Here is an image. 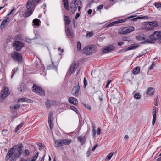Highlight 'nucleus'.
Returning <instances> with one entry per match:
<instances>
[{
    "label": "nucleus",
    "instance_id": "nucleus-1",
    "mask_svg": "<svg viewBox=\"0 0 161 161\" xmlns=\"http://www.w3.org/2000/svg\"><path fill=\"white\" fill-rule=\"evenodd\" d=\"M23 146L22 145L20 146L16 145L11 148L8 152L5 159L8 160L11 157L12 160H15L16 158H19L22 153L23 150Z\"/></svg>",
    "mask_w": 161,
    "mask_h": 161
},
{
    "label": "nucleus",
    "instance_id": "nucleus-2",
    "mask_svg": "<svg viewBox=\"0 0 161 161\" xmlns=\"http://www.w3.org/2000/svg\"><path fill=\"white\" fill-rule=\"evenodd\" d=\"M40 0H28L26 4L27 10L25 12V16L28 17L32 14L35 6L39 3Z\"/></svg>",
    "mask_w": 161,
    "mask_h": 161
},
{
    "label": "nucleus",
    "instance_id": "nucleus-3",
    "mask_svg": "<svg viewBox=\"0 0 161 161\" xmlns=\"http://www.w3.org/2000/svg\"><path fill=\"white\" fill-rule=\"evenodd\" d=\"M150 40L147 39L146 41L142 42L141 44L152 43L156 40H159L161 42V32L159 31H155L149 36Z\"/></svg>",
    "mask_w": 161,
    "mask_h": 161
},
{
    "label": "nucleus",
    "instance_id": "nucleus-4",
    "mask_svg": "<svg viewBox=\"0 0 161 161\" xmlns=\"http://www.w3.org/2000/svg\"><path fill=\"white\" fill-rule=\"evenodd\" d=\"M71 142V139H61L55 141L54 145L55 147H58L64 146L69 145Z\"/></svg>",
    "mask_w": 161,
    "mask_h": 161
},
{
    "label": "nucleus",
    "instance_id": "nucleus-5",
    "mask_svg": "<svg viewBox=\"0 0 161 161\" xmlns=\"http://www.w3.org/2000/svg\"><path fill=\"white\" fill-rule=\"evenodd\" d=\"M97 51L96 46L94 45L86 46L83 50L84 54L88 55L95 53Z\"/></svg>",
    "mask_w": 161,
    "mask_h": 161
},
{
    "label": "nucleus",
    "instance_id": "nucleus-6",
    "mask_svg": "<svg viewBox=\"0 0 161 161\" xmlns=\"http://www.w3.org/2000/svg\"><path fill=\"white\" fill-rule=\"evenodd\" d=\"M158 25V23L156 21L147 22L144 25L145 29L147 31L153 30L154 29V28L157 27Z\"/></svg>",
    "mask_w": 161,
    "mask_h": 161
},
{
    "label": "nucleus",
    "instance_id": "nucleus-7",
    "mask_svg": "<svg viewBox=\"0 0 161 161\" xmlns=\"http://www.w3.org/2000/svg\"><path fill=\"white\" fill-rule=\"evenodd\" d=\"M135 28L133 26L126 27L120 29L119 33L121 34L126 35L134 31Z\"/></svg>",
    "mask_w": 161,
    "mask_h": 161
},
{
    "label": "nucleus",
    "instance_id": "nucleus-8",
    "mask_svg": "<svg viewBox=\"0 0 161 161\" xmlns=\"http://www.w3.org/2000/svg\"><path fill=\"white\" fill-rule=\"evenodd\" d=\"M32 91L42 96L44 95V92L41 88L36 84H34L32 87Z\"/></svg>",
    "mask_w": 161,
    "mask_h": 161
},
{
    "label": "nucleus",
    "instance_id": "nucleus-9",
    "mask_svg": "<svg viewBox=\"0 0 161 161\" xmlns=\"http://www.w3.org/2000/svg\"><path fill=\"white\" fill-rule=\"evenodd\" d=\"M11 57L15 61L19 62L22 61V56L21 54L18 53L17 52H15L11 54Z\"/></svg>",
    "mask_w": 161,
    "mask_h": 161
},
{
    "label": "nucleus",
    "instance_id": "nucleus-10",
    "mask_svg": "<svg viewBox=\"0 0 161 161\" xmlns=\"http://www.w3.org/2000/svg\"><path fill=\"white\" fill-rule=\"evenodd\" d=\"M13 44L15 49L18 51L20 50L21 48L24 46L23 44L19 41H15Z\"/></svg>",
    "mask_w": 161,
    "mask_h": 161
},
{
    "label": "nucleus",
    "instance_id": "nucleus-11",
    "mask_svg": "<svg viewBox=\"0 0 161 161\" xmlns=\"http://www.w3.org/2000/svg\"><path fill=\"white\" fill-rule=\"evenodd\" d=\"M79 66V64L76 63L75 61H73L71 64L69 73L70 74H72L76 70L77 68Z\"/></svg>",
    "mask_w": 161,
    "mask_h": 161
},
{
    "label": "nucleus",
    "instance_id": "nucleus-12",
    "mask_svg": "<svg viewBox=\"0 0 161 161\" xmlns=\"http://www.w3.org/2000/svg\"><path fill=\"white\" fill-rule=\"evenodd\" d=\"M80 91V86L79 83L75 86L72 89L73 94L76 96H78L79 95Z\"/></svg>",
    "mask_w": 161,
    "mask_h": 161
},
{
    "label": "nucleus",
    "instance_id": "nucleus-13",
    "mask_svg": "<svg viewBox=\"0 0 161 161\" xmlns=\"http://www.w3.org/2000/svg\"><path fill=\"white\" fill-rule=\"evenodd\" d=\"M9 92L8 89V88H5L1 92V98L3 99L6 97L9 94Z\"/></svg>",
    "mask_w": 161,
    "mask_h": 161
},
{
    "label": "nucleus",
    "instance_id": "nucleus-14",
    "mask_svg": "<svg viewBox=\"0 0 161 161\" xmlns=\"http://www.w3.org/2000/svg\"><path fill=\"white\" fill-rule=\"evenodd\" d=\"M114 49V47L113 46H107L103 49L102 52L103 53H107L111 51Z\"/></svg>",
    "mask_w": 161,
    "mask_h": 161
},
{
    "label": "nucleus",
    "instance_id": "nucleus-15",
    "mask_svg": "<svg viewBox=\"0 0 161 161\" xmlns=\"http://www.w3.org/2000/svg\"><path fill=\"white\" fill-rule=\"evenodd\" d=\"M156 107L154 106L153 108V120H152V124L153 125H154L155 124V121H156Z\"/></svg>",
    "mask_w": 161,
    "mask_h": 161
},
{
    "label": "nucleus",
    "instance_id": "nucleus-16",
    "mask_svg": "<svg viewBox=\"0 0 161 161\" xmlns=\"http://www.w3.org/2000/svg\"><path fill=\"white\" fill-rule=\"evenodd\" d=\"M68 102L70 103L75 105L78 103L77 99L74 97H70L68 100Z\"/></svg>",
    "mask_w": 161,
    "mask_h": 161
},
{
    "label": "nucleus",
    "instance_id": "nucleus-17",
    "mask_svg": "<svg viewBox=\"0 0 161 161\" xmlns=\"http://www.w3.org/2000/svg\"><path fill=\"white\" fill-rule=\"evenodd\" d=\"M154 90L152 87H149L147 88L146 91V93L147 95L152 96L153 94Z\"/></svg>",
    "mask_w": 161,
    "mask_h": 161
},
{
    "label": "nucleus",
    "instance_id": "nucleus-18",
    "mask_svg": "<svg viewBox=\"0 0 161 161\" xmlns=\"http://www.w3.org/2000/svg\"><path fill=\"white\" fill-rule=\"evenodd\" d=\"M139 46V45L136 44H132L130 46L127 48L124 51L126 52L130 50L135 49L138 47Z\"/></svg>",
    "mask_w": 161,
    "mask_h": 161
},
{
    "label": "nucleus",
    "instance_id": "nucleus-19",
    "mask_svg": "<svg viewBox=\"0 0 161 161\" xmlns=\"http://www.w3.org/2000/svg\"><path fill=\"white\" fill-rule=\"evenodd\" d=\"M78 5L75 3H71L70 4L71 8L72 9L71 12L73 13L77 10Z\"/></svg>",
    "mask_w": 161,
    "mask_h": 161
},
{
    "label": "nucleus",
    "instance_id": "nucleus-20",
    "mask_svg": "<svg viewBox=\"0 0 161 161\" xmlns=\"http://www.w3.org/2000/svg\"><path fill=\"white\" fill-rule=\"evenodd\" d=\"M77 139L80 142L81 145L84 144L86 142V139L85 137L80 136L77 137Z\"/></svg>",
    "mask_w": 161,
    "mask_h": 161
},
{
    "label": "nucleus",
    "instance_id": "nucleus-21",
    "mask_svg": "<svg viewBox=\"0 0 161 161\" xmlns=\"http://www.w3.org/2000/svg\"><path fill=\"white\" fill-rule=\"evenodd\" d=\"M63 17H64V20L65 22V25L66 26L68 25L71 22V21L69 17L65 15H64Z\"/></svg>",
    "mask_w": 161,
    "mask_h": 161
},
{
    "label": "nucleus",
    "instance_id": "nucleus-22",
    "mask_svg": "<svg viewBox=\"0 0 161 161\" xmlns=\"http://www.w3.org/2000/svg\"><path fill=\"white\" fill-rule=\"evenodd\" d=\"M9 19V17H7L5 19H4L1 25V28L2 29L5 27L6 24L7 22L8 21Z\"/></svg>",
    "mask_w": 161,
    "mask_h": 161
},
{
    "label": "nucleus",
    "instance_id": "nucleus-23",
    "mask_svg": "<svg viewBox=\"0 0 161 161\" xmlns=\"http://www.w3.org/2000/svg\"><path fill=\"white\" fill-rule=\"evenodd\" d=\"M33 101L31 100L25 98H21L19 99L18 100V102H26L27 103H32Z\"/></svg>",
    "mask_w": 161,
    "mask_h": 161
},
{
    "label": "nucleus",
    "instance_id": "nucleus-24",
    "mask_svg": "<svg viewBox=\"0 0 161 161\" xmlns=\"http://www.w3.org/2000/svg\"><path fill=\"white\" fill-rule=\"evenodd\" d=\"M136 38L138 40L142 41L143 40L145 41L147 39H146V37L145 36H136Z\"/></svg>",
    "mask_w": 161,
    "mask_h": 161
},
{
    "label": "nucleus",
    "instance_id": "nucleus-25",
    "mask_svg": "<svg viewBox=\"0 0 161 161\" xmlns=\"http://www.w3.org/2000/svg\"><path fill=\"white\" fill-rule=\"evenodd\" d=\"M24 85H21L20 87H19L18 90L19 91L22 92H24L26 90V87Z\"/></svg>",
    "mask_w": 161,
    "mask_h": 161
},
{
    "label": "nucleus",
    "instance_id": "nucleus-26",
    "mask_svg": "<svg viewBox=\"0 0 161 161\" xmlns=\"http://www.w3.org/2000/svg\"><path fill=\"white\" fill-rule=\"evenodd\" d=\"M140 71V68L139 67H136L133 69L132 71L134 74H137Z\"/></svg>",
    "mask_w": 161,
    "mask_h": 161
},
{
    "label": "nucleus",
    "instance_id": "nucleus-27",
    "mask_svg": "<svg viewBox=\"0 0 161 161\" xmlns=\"http://www.w3.org/2000/svg\"><path fill=\"white\" fill-rule=\"evenodd\" d=\"M40 22V20L37 19H34L33 20L34 25L36 26H38L39 25Z\"/></svg>",
    "mask_w": 161,
    "mask_h": 161
},
{
    "label": "nucleus",
    "instance_id": "nucleus-28",
    "mask_svg": "<svg viewBox=\"0 0 161 161\" xmlns=\"http://www.w3.org/2000/svg\"><path fill=\"white\" fill-rule=\"evenodd\" d=\"M154 5L158 10H160L161 9V3H156L154 4Z\"/></svg>",
    "mask_w": 161,
    "mask_h": 161
},
{
    "label": "nucleus",
    "instance_id": "nucleus-29",
    "mask_svg": "<svg viewBox=\"0 0 161 161\" xmlns=\"http://www.w3.org/2000/svg\"><path fill=\"white\" fill-rule=\"evenodd\" d=\"M92 131L93 132V136H95L96 135V130L95 129V125L94 123L92 124Z\"/></svg>",
    "mask_w": 161,
    "mask_h": 161
},
{
    "label": "nucleus",
    "instance_id": "nucleus-30",
    "mask_svg": "<svg viewBox=\"0 0 161 161\" xmlns=\"http://www.w3.org/2000/svg\"><path fill=\"white\" fill-rule=\"evenodd\" d=\"M88 32L87 34H86V38H90L92 36H93L94 34L93 31H91L90 32Z\"/></svg>",
    "mask_w": 161,
    "mask_h": 161
},
{
    "label": "nucleus",
    "instance_id": "nucleus-31",
    "mask_svg": "<svg viewBox=\"0 0 161 161\" xmlns=\"http://www.w3.org/2000/svg\"><path fill=\"white\" fill-rule=\"evenodd\" d=\"M46 107L47 108H49L51 106V101L49 100H47L46 102Z\"/></svg>",
    "mask_w": 161,
    "mask_h": 161
},
{
    "label": "nucleus",
    "instance_id": "nucleus-32",
    "mask_svg": "<svg viewBox=\"0 0 161 161\" xmlns=\"http://www.w3.org/2000/svg\"><path fill=\"white\" fill-rule=\"evenodd\" d=\"M20 105L19 104H16L14 107H11V109H13L14 108L15 110H16L17 109H19L20 108Z\"/></svg>",
    "mask_w": 161,
    "mask_h": 161
},
{
    "label": "nucleus",
    "instance_id": "nucleus-33",
    "mask_svg": "<svg viewBox=\"0 0 161 161\" xmlns=\"http://www.w3.org/2000/svg\"><path fill=\"white\" fill-rule=\"evenodd\" d=\"M48 123L49 124V126L50 128V129L51 130H52L53 126V120H48Z\"/></svg>",
    "mask_w": 161,
    "mask_h": 161
},
{
    "label": "nucleus",
    "instance_id": "nucleus-34",
    "mask_svg": "<svg viewBox=\"0 0 161 161\" xmlns=\"http://www.w3.org/2000/svg\"><path fill=\"white\" fill-rule=\"evenodd\" d=\"M113 155V153H110L107 156L106 158L107 160H109L111 158V157Z\"/></svg>",
    "mask_w": 161,
    "mask_h": 161
},
{
    "label": "nucleus",
    "instance_id": "nucleus-35",
    "mask_svg": "<svg viewBox=\"0 0 161 161\" xmlns=\"http://www.w3.org/2000/svg\"><path fill=\"white\" fill-rule=\"evenodd\" d=\"M23 124L22 123L19 125L15 129V132L16 133L17 132L19 129L23 126Z\"/></svg>",
    "mask_w": 161,
    "mask_h": 161
},
{
    "label": "nucleus",
    "instance_id": "nucleus-36",
    "mask_svg": "<svg viewBox=\"0 0 161 161\" xmlns=\"http://www.w3.org/2000/svg\"><path fill=\"white\" fill-rule=\"evenodd\" d=\"M134 97L135 99H139L141 98V95L139 93H136L134 95Z\"/></svg>",
    "mask_w": 161,
    "mask_h": 161
},
{
    "label": "nucleus",
    "instance_id": "nucleus-37",
    "mask_svg": "<svg viewBox=\"0 0 161 161\" xmlns=\"http://www.w3.org/2000/svg\"><path fill=\"white\" fill-rule=\"evenodd\" d=\"M37 144L39 147H41V148L39 149L40 150L43 149L45 147V146L44 145H42L41 143H37Z\"/></svg>",
    "mask_w": 161,
    "mask_h": 161
},
{
    "label": "nucleus",
    "instance_id": "nucleus-38",
    "mask_svg": "<svg viewBox=\"0 0 161 161\" xmlns=\"http://www.w3.org/2000/svg\"><path fill=\"white\" fill-rule=\"evenodd\" d=\"M64 7L66 10L67 11L69 10V6L68 5V2L67 3L64 2Z\"/></svg>",
    "mask_w": 161,
    "mask_h": 161
},
{
    "label": "nucleus",
    "instance_id": "nucleus-39",
    "mask_svg": "<svg viewBox=\"0 0 161 161\" xmlns=\"http://www.w3.org/2000/svg\"><path fill=\"white\" fill-rule=\"evenodd\" d=\"M83 106L86 108L90 110L91 109V108L90 106L88 104H86L85 103H83Z\"/></svg>",
    "mask_w": 161,
    "mask_h": 161
},
{
    "label": "nucleus",
    "instance_id": "nucleus-40",
    "mask_svg": "<svg viewBox=\"0 0 161 161\" xmlns=\"http://www.w3.org/2000/svg\"><path fill=\"white\" fill-rule=\"evenodd\" d=\"M81 47V44L80 42H78L77 43V48L78 50H80Z\"/></svg>",
    "mask_w": 161,
    "mask_h": 161
},
{
    "label": "nucleus",
    "instance_id": "nucleus-41",
    "mask_svg": "<svg viewBox=\"0 0 161 161\" xmlns=\"http://www.w3.org/2000/svg\"><path fill=\"white\" fill-rule=\"evenodd\" d=\"M70 108L72 110L74 111L75 112H76L77 113V112H78V110L74 106H70Z\"/></svg>",
    "mask_w": 161,
    "mask_h": 161
},
{
    "label": "nucleus",
    "instance_id": "nucleus-42",
    "mask_svg": "<svg viewBox=\"0 0 161 161\" xmlns=\"http://www.w3.org/2000/svg\"><path fill=\"white\" fill-rule=\"evenodd\" d=\"M116 24H117L116 21L112 22L108 24V25H107V26L108 27H111V26H112L113 25H114Z\"/></svg>",
    "mask_w": 161,
    "mask_h": 161
},
{
    "label": "nucleus",
    "instance_id": "nucleus-43",
    "mask_svg": "<svg viewBox=\"0 0 161 161\" xmlns=\"http://www.w3.org/2000/svg\"><path fill=\"white\" fill-rule=\"evenodd\" d=\"M53 116V114L52 112H51L49 113V116L48 117V120H53V118L52 117V116Z\"/></svg>",
    "mask_w": 161,
    "mask_h": 161
},
{
    "label": "nucleus",
    "instance_id": "nucleus-44",
    "mask_svg": "<svg viewBox=\"0 0 161 161\" xmlns=\"http://www.w3.org/2000/svg\"><path fill=\"white\" fill-rule=\"evenodd\" d=\"M126 19H121V20H119L117 21H116V22H117V24H118V23L124 22H125V21H126Z\"/></svg>",
    "mask_w": 161,
    "mask_h": 161
},
{
    "label": "nucleus",
    "instance_id": "nucleus-45",
    "mask_svg": "<svg viewBox=\"0 0 161 161\" xmlns=\"http://www.w3.org/2000/svg\"><path fill=\"white\" fill-rule=\"evenodd\" d=\"M103 7V5H99L97 7V10H99L102 9Z\"/></svg>",
    "mask_w": 161,
    "mask_h": 161
},
{
    "label": "nucleus",
    "instance_id": "nucleus-46",
    "mask_svg": "<svg viewBox=\"0 0 161 161\" xmlns=\"http://www.w3.org/2000/svg\"><path fill=\"white\" fill-rule=\"evenodd\" d=\"M24 153L25 154V155L28 156L29 155L30 151L28 149L25 150Z\"/></svg>",
    "mask_w": 161,
    "mask_h": 161
},
{
    "label": "nucleus",
    "instance_id": "nucleus-47",
    "mask_svg": "<svg viewBox=\"0 0 161 161\" xmlns=\"http://www.w3.org/2000/svg\"><path fill=\"white\" fill-rule=\"evenodd\" d=\"M84 87L85 88L86 87V86L87 85V82L86 78H84Z\"/></svg>",
    "mask_w": 161,
    "mask_h": 161
},
{
    "label": "nucleus",
    "instance_id": "nucleus-48",
    "mask_svg": "<svg viewBox=\"0 0 161 161\" xmlns=\"http://www.w3.org/2000/svg\"><path fill=\"white\" fill-rule=\"evenodd\" d=\"M67 32H68L69 34L71 36H73V32L69 29L67 30Z\"/></svg>",
    "mask_w": 161,
    "mask_h": 161
},
{
    "label": "nucleus",
    "instance_id": "nucleus-49",
    "mask_svg": "<svg viewBox=\"0 0 161 161\" xmlns=\"http://www.w3.org/2000/svg\"><path fill=\"white\" fill-rule=\"evenodd\" d=\"M90 153H91L90 148H89L87 152V153H86L87 157H89L90 155Z\"/></svg>",
    "mask_w": 161,
    "mask_h": 161
},
{
    "label": "nucleus",
    "instance_id": "nucleus-50",
    "mask_svg": "<svg viewBox=\"0 0 161 161\" xmlns=\"http://www.w3.org/2000/svg\"><path fill=\"white\" fill-rule=\"evenodd\" d=\"M38 153H37L35 155L34 157V158L32 160L33 161H35V160L36 159V158H37V157L38 156Z\"/></svg>",
    "mask_w": 161,
    "mask_h": 161
},
{
    "label": "nucleus",
    "instance_id": "nucleus-51",
    "mask_svg": "<svg viewBox=\"0 0 161 161\" xmlns=\"http://www.w3.org/2000/svg\"><path fill=\"white\" fill-rule=\"evenodd\" d=\"M155 66V64L153 63L151 66L149 68V70H151Z\"/></svg>",
    "mask_w": 161,
    "mask_h": 161
},
{
    "label": "nucleus",
    "instance_id": "nucleus-52",
    "mask_svg": "<svg viewBox=\"0 0 161 161\" xmlns=\"http://www.w3.org/2000/svg\"><path fill=\"white\" fill-rule=\"evenodd\" d=\"M101 130L100 128H98L97 130V134L98 135H100L101 133Z\"/></svg>",
    "mask_w": 161,
    "mask_h": 161
},
{
    "label": "nucleus",
    "instance_id": "nucleus-53",
    "mask_svg": "<svg viewBox=\"0 0 161 161\" xmlns=\"http://www.w3.org/2000/svg\"><path fill=\"white\" fill-rule=\"evenodd\" d=\"M80 14H79V13H77L75 18V19H77L80 16Z\"/></svg>",
    "mask_w": 161,
    "mask_h": 161
},
{
    "label": "nucleus",
    "instance_id": "nucleus-54",
    "mask_svg": "<svg viewBox=\"0 0 161 161\" xmlns=\"http://www.w3.org/2000/svg\"><path fill=\"white\" fill-rule=\"evenodd\" d=\"M14 9H15L14 8V9H13L12 10H11V11L10 12L8 15V16L10 15H11L12 13L13 12V11L14 10Z\"/></svg>",
    "mask_w": 161,
    "mask_h": 161
},
{
    "label": "nucleus",
    "instance_id": "nucleus-55",
    "mask_svg": "<svg viewBox=\"0 0 161 161\" xmlns=\"http://www.w3.org/2000/svg\"><path fill=\"white\" fill-rule=\"evenodd\" d=\"M25 40L28 43H30L31 42V40L28 38L25 39Z\"/></svg>",
    "mask_w": 161,
    "mask_h": 161
},
{
    "label": "nucleus",
    "instance_id": "nucleus-56",
    "mask_svg": "<svg viewBox=\"0 0 161 161\" xmlns=\"http://www.w3.org/2000/svg\"><path fill=\"white\" fill-rule=\"evenodd\" d=\"M92 12V10L91 9H89L87 11V12L89 14H90Z\"/></svg>",
    "mask_w": 161,
    "mask_h": 161
},
{
    "label": "nucleus",
    "instance_id": "nucleus-57",
    "mask_svg": "<svg viewBox=\"0 0 161 161\" xmlns=\"http://www.w3.org/2000/svg\"><path fill=\"white\" fill-rule=\"evenodd\" d=\"M124 44V42H118V45L119 46H120L122 45H123Z\"/></svg>",
    "mask_w": 161,
    "mask_h": 161
},
{
    "label": "nucleus",
    "instance_id": "nucleus-58",
    "mask_svg": "<svg viewBox=\"0 0 161 161\" xmlns=\"http://www.w3.org/2000/svg\"><path fill=\"white\" fill-rule=\"evenodd\" d=\"M98 145H95L93 147L92 149V151H94L96 148L97 147Z\"/></svg>",
    "mask_w": 161,
    "mask_h": 161
},
{
    "label": "nucleus",
    "instance_id": "nucleus-59",
    "mask_svg": "<svg viewBox=\"0 0 161 161\" xmlns=\"http://www.w3.org/2000/svg\"><path fill=\"white\" fill-rule=\"evenodd\" d=\"M111 82V80H109L108 81L107 84H106V87H107L110 84Z\"/></svg>",
    "mask_w": 161,
    "mask_h": 161
},
{
    "label": "nucleus",
    "instance_id": "nucleus-60",
    "mask_svg": "<svg viewBox=\"0 0 161 161\" xmlns=\"http://www.w3.org/2000/svg\"><path fill=\"white\" fill-rule=\"evenodd\" d=\"M58 50L59 51H60L62 53L64 52V50L63 49H61L59 47L58 49Z\"/></svg>",
    "mask_w": 161,
    "mask_h": 161
},
{
    "label": "nucleus",
    "instance_id": "nucleus-61",
    "mask_svg": "<svg viewBox=\"0 0 161 161\" xmlns=\"http://www.w3.org/2000/svg\"><path fill=\"white\" fill-rule=\"evenodd\" d=\"M128 136L127 135H125V139H128Z\"/></svg>",
    "mask_w": 161,
    "mask_h": 161
},
{
    "label": "nucleus",
    "instance_id": "nucleus-62",
    "mask_svg": "<svg viewBox=\"0 0 161 161\" xmlns=\"http://www.w3.org/2000/svg\"><path fill=\"white\" fill-rule=\"evenodd\" d=\"M99 100H100V101H102V100H103V98L102 97H99Z\"/></svg>",
    "mask_w": 161,
    "mask_h": 161
},
{
    "label": "nucleus",
    "instance_id": "nucleus-63",
    "mask_svg": "<svg viewBox=\"0 0 161 161\" xmlns=\"http://www.w3.org/2000/svg\"><path fill=\"white\" fill-rule=\"evenodd\" d=\"M46 5L45 4V3L42 6V8L44 9L45 7H46Z\"/></svg>",
    "mask_w": 161,
    "mask_h": 161
},
{
    "label": "nucleus",
    "instance_id": "nucleus-64",
    "mask_svg": "<svg viewBox=\"0 0 161 161\" xmlns=\"http://www.w3.org/2000/svg\"><path fill=\"white\" fill-rule=\"evenodd\" d=\"M157 161H161V158H159L157 159Z\"/></svg>",
    "mask_w": 161,
    "mask_h": 161
}]
</instances>
